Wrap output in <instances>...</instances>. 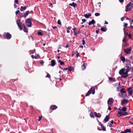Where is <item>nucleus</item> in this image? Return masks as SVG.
Listing matches in <instances>:
<instances>
[{
	"instance_id": "1",
	"label": "nucleus",
	"mask_w": 133,
	"mask_h": 133,
	"mask_svg": "<svg viewBox=\"0 0 133 133\" xmlns=\"http://www.w3.org/2000/svg\"><path fill=\"white\" fill-rule=\"evenodd\" d=\"M125 68H123L121 69L119 71V74L122 77L124 78H126L128 76V71L125 70Z\"/></svg>"
},
{
	"instance_id": "2",
	"label": "nucleus",
	"mask_w": 133,
	"mask_h": 133,
	"mask_svg": "<svg viewBox=\"0 0 133 133\" xmlns=\"http://www.w3.org/2000/svg\"><path fill=\"white\" fill-rule=\"evenodd\" d=\"M133 3H130L128 5L126 6L125 11L126 12L130 10L132 8Z\"/></svg>"
},
{
	"instance_id": "3",
	"label": "nucleus",
	"mask_w": 133,
	"mask_h": 133,
	"mask_svg": "<svg viewBox=\"0 0 133 133\" xmlns=\"http://www.w3.org/2000/svg\"><path fill=\"white\" fill-rule=\"evenodd\" d=\"M25 23L27 27H31L32 23L30 18H28L26 20Z\"/></svg>"
},
{
	"instance_id": "4",
	"label": "nucleus",
	"mask_w": 133,
	"mask_h": 133,
	"mask_svg": "<svg viewBox=\"0 0 133 133\" xmlns=\"http://www.w3.org/2000/svg\"><path fill=\"white\" fill-rule=\"evenodd\" d=\"M95 89L94 88L92 87L90 90L88 91L86 95V96H87L89 95L91 93V92L92 91V94H94L95 93Z\"/></svg>"
},
{
	"instance_id": "5",
	"label": "nucleus",
	"mask_w": 133,
	"mask_h": 133,
	"mask_svg": "<svg viewBox=\"0 0 133 133\" xmlns=\"http://www.w3.org/2000/svg\"><path fill=\"white\" fill-rule=\"evenodd\" d=\"M17 24L21 30H22L23 29V28L21 25V22L20 19H18L16 21Z\"/></svg>"
},
{
	"instance_id": "6",
	"label": "nucleus",
	"mask_w": 133,
	"mask_h": 133,
	"mask_svg": "<svg viewBox=\"0 0 133 133\" xmlns=\"http://www.w3.org/2000/svg\"><path fill=\"white\" fill-rule=\"evenodd\" d=\"M128 114V113L127 112H118V114L117 115L118 116H123L127 115Z\"/></svg>"
},
{
	"instance_id": "7",
	"label": "nucleus",
	"mask_w": 133,
	"mask_h": 133,
	"mask_svg": "<svg viewBox=\"0 0 133 133\" xmlns=\"http://www.w3.org/2000/svg\"><path fill=\"white\" fill-rule=\"evenodd\" d=\"M114 87L115 88H116V91H119L121 87L119 86V83H117L114 84Z\"/></svg>"
},
{
	"instance_id": "8",
	"label": "nucleus",
	"mask_w": 133,
	"mask_h": 133,
	"mask_svg": "<svg viewBox=\"0 0 133 133\" xmlns=\"http://www.w3.org/2000/svg\"><path fill=\"white\" fill-rule=\"evenodd\" d=\"M114 99L111 98H109L108 100L107 103L109 105H111L113 103L114 101Z\"/></svg>"
},
{
	"instance_id": "9",
	"label": "nucleus",
	"mask_w": 133,
	"mask_h": 133,
	"mask_svg": "<svg viewBox=\"0 0 133 133\" xmlns=\"http://www.w3.org/2000/svg\"><path fill=\"white\" fill-rule=\"evenodd\" d=\"M124 68L125 69V70L128 71V72H129L131 69V65L130 64H127L126 66Z\"/></svg>"
},
{
	"instance_id": "10",
	"label": "nucleus",
	"mask_w": 133,
	"mask_h": 133,
	"mask_svg": "<svg viewBox=\"0 0 133 133\" xmlns=\"http://www.w3.org/2000/svg\"><path fill=\"white\" fill-rule=\"evenodd\" d=\"M128 103V100L125 99H123L121 102L122 104H126Z\"/></svg>"
},
{
	"instance_id": "11",
	"label": "nucleus",
	"mask_w": 133,
	"mask_h": 133,
	"mask_svg": "<svg viewBox=\"0 0 133 133\" xmlns=\"http://www.w3.org/2000/svg\"><path fill=\"white\" fill-rule=\"evenodd\" d=\"M124 51L125 53L128 54L130 52L131 49L129 48H127L126 49H124Z\"/></svg>"
},
{
	"instance_id": "12",
	"label": "nucleus",
	"mask_w": 133,
	"mask_h": 133,
	"mask_svg": "<svg viewBox=\"0 0 133 133\" xmlns=\"http://www.w3.org/2000/svg\"><path fill=\"white\" fill-rule=\"evenodd\" d=\"M94 115L95 117H97L100 118L101 116V115L100 113H97L96 112H94Z\"/></svg>"
},
{
	"instance_id": "13",
	"label": "nucleus",
	"mask_w": 133,
	"mask_h": 133,
	"mask_svg": "<svg viewBox=\"0 0 133 133\" xmlns=\"http://www.w3.org/2000/svg\"><path fill=\"white\" fill-rule=\"evenodd\" d=\"M5 36L6 38L8 39H10L11 37V35L9 33H6Z\"/></svg>"
},
{
	"instance_id": "14",
	"label": "nucleus",
	"mask_w": 133,
	"mask_h": 133,
	"mask_svg": "<svg viewBox=\"0 0 133 133\" xmlns=\"http://www.w3.org/2000/svg\"><path fill=\"white\" fill-rule=\"evenodd\" d=\"M51 65L52 66H54L56 64V62L55 60L52 59L51 61Z\"/></svg>"
},
{
	"instance_id": "15",
	"label": "nucleus",
	"mask_w": 133,
	"mask_h": 133,
	"mask_svg": "<svg viewBox=\"0 0 133 133\" xmlns=\"http://www.w3.org/2000/svg\"><path fill=\"white\" fill-rule=\"evenodd\" d=\"M57 107L55 105H52L50 107V108L51 109H52V110H54L57 108Z\"/></svg>"
},
{
	"instance_id": "16",
	"label": "nucleus",
	"mask_w": 133,
	"mask_h": 133,
	"mask_svg": "<svg viewBox=\"0 0 133 133\" xmlns=\"http://www.w3.org/2000/svg\"><path fill=\"white\" fill-rule=\"evenodd\" d=\"M95 23V20L94 19H92L91 21L89 22L88 24L89 25H91L92 24L94 25Z\"/></svg>"
},
{
	"instance_id": "17",
	"label": "nucleus",
	"mask_w": 133,
	"mask_h": 133,
	"mask_svg": "<svg viewBox=\"0 0 133 133\" xmlns=\"http://www.w3.org/2000/svg\"><path fill=\"white\" fill-rule=\"evenodd\" d=\"M109 115H107L104 119V121L106 122H107L109 119Z\"/></svg>"
},
{
	"instance_id": "18",
	"label": "nucleus",
	"mask_w": 133,
	"mask_h": 133,
	"mask_svg": "<svg viewBox=\"0 0 133 133\" xmlns=\"http://www.w3.org/2000/svg\"><path fill=\"white\" fill-rule=\"evenodd\" d=\"M113 123V120H112L110 122H110H109L108 124V126H109V127H112V124Z\"/></svg>"
},
{
	"instance_id": "19",
	"label": "nucleus",
	"mask_w": 133,
	"mask_h": 133,
	"mask_svg": "<svg viewBox=\"0 0 133 133\" xmlns=\"http://www.w3.org/2000/svg\"><path fill=\"white\" fill-rule=\"evenodd\" d=\"M69 5L70 6H73L74 8H75L77 5L74 2H73L72 4H70Z\"/></svg>"
},
{
	"instance_id": "20",
	"label": "nucleus",
	"mask_w": 133,
	"mask_h": 133,
	"mask_svg": "<svg viewBox=\"0 0 133 133\" xmlns=\"http://www.w3.org/2000/svg\"><path fill=\"white\" fill-rule=\"evenodd\" d=\"M31 12H30L29 11H26V12L24 14V17H26L27 15H28L29 13H31Z\"/></svg>"
},
{
	"instance_id": "21",
	"label": "nucleus",
	"mask_w": 133,
	"mask_h": 133,
	"mask_svg": "<svg viewBox=\"0 0 133 133\" xmlns=\"http://www.w3.org/2000/svg\"><path fill=\"white\" fill-rule=\"evenodd\" d=\"M84 16L86 18H88L90 16H91V14H85L84 15Z\"/></svg>"
},
{
	"instance_id": "22",
	"label": "nucleus",
	"mask_w": 133,
	"mask_h": 133,
	"mask_svg": "<svg viewBox=\"0 0 133 133\" xmlns=\"http://www.w3.org/2000/svg\"><path fill=\"white\" fill-rule=\"evenodd\" d=\"M26 6H24V7H23L22 6H21V8L20 10L21 11H22L25 10L26 9Z\"/></svg>"
},
{
	"instance_id": "23",
	"label": "nucleus",
	"mask_w": 133,
	"mask_h": 133,
	"mask_svg": "<svg viewBox=\"0 0 133 133\" xmlns=\"http://www.w3.org/2000/svg\"><path fill=\"white\" fill-rule=\"evenodd\" d=\"M120 58L121 60L123 61V62L124 63L125 61V58L122 56H121L120 57Z\"/></svg>"
},
{
	"instance_id": "24",
	"label": "nucleus",
	"mask_w": 133,
	"mask_h": 133,
	"mask_svg": "<svg viewBox=\"0 0 133 133\" xmlns=\"http://www.w3.org/2000/svg\"><path fill=\"white\" fill-rule=\"evenodd\" d=\"M119 91L121 93L122 95H123V93H124L125 92V91L124 90V89H122L121 90L120 89Z\"/></svg>"
},
{
	"instance_id": "25",
	"label": "nucleus",
	"mask_w": 133,
	"mask_h": 133,
	"mask_svg": "<svg viewBox=\"0 0 133 133\" xmlns=\"http://www.w3.org/2000/svg\"><path fill=\"white\" fill-rule=\"evenodd\" d=\"M109 80L111 82H114L115 80V79L110 77H109Z\"/></svg>"
},
{
	"instance_id": "26",
	"label": "nucleus",
	"mask_w": 133,
	"mask_h": 133,
	"mask_svg": "<svg viewBox=\"0 0 133 133\" xmlns=\"http://www.w3.org/2000/svg\"><path fill=\"white\" fill-rule=\"evenodd\" d=\"M23 28V31L24 32H28L27 29L26 28V27L24 25V26Z\"/></svg>"
},
{
	"instance_id": "27",
	"label": "nucleus",
	"mask_w": 133,
	"mask_h": 133,
	"mask_svg": "<svg viewBox=\"0 0 133 133\" xmlns=\"http://www.w3.org/2000/svg\"><path fill=\"white\" fill-rule=\"evenodd\" d=\"M90 116L91 117L94 118V114L92 112H91L90 114Z\"/></svg>"
},
{
	"instance_id": "28",
	"label": "nucleus",
	"mask_w": 133,
	"mask_h": 133,
	"mask_svg": "<svg viewBox=\"0 0 133 133\" xmlns=\"http://www.w3.org/2000/svg\"><path fill=\"white\" fill-rule=\"evenodd\" d=\"M82 69L83 70H84L86 69V67L84 65V63L82 67Z\"/></svg>"
},
{
	"instance_id": "29",
	"label": "nucleus",
	"mask_w": 133,
	"mask_h": 133,
	"mask_svg": "<svg viewBox=\"0 0 133 133\" xmlns=\"http://www.w3.org/2000/svg\"><path fill=\"white\" fill-rule=\"evenodd\" d=\"M122 110L123 111H125L127 110V108L125 107H124L122 108Z\"/></svg>"
},
{
	"instance_id": "30",
	"label": "nucleus",
	"mask_w": 133,
	"mask_h": 133,
	"mask_svg": "<svg viewBox=\"0 0 133 133\" xmlns=\"http://www.w3.org/2000/svg\"><path fill=\"white\" fill-rule=\"evenodd\" d=\"M58 62L61 65H63L64 64V62L62 61H61L60 60H59Z\"/></svg>"
},
{
	"instance_id": "31",
	"label": "nucleus",
	"mask_w": 133,
	"mask_h": 133,
	"mask_svg": "<svg viewBox=\"0 0 133 133\" xmlns=\"http://www.w3.org/2000/svg\"><path fill=\"white\" fill-rule=\"evenodd\" d=\"M102 128V130L104 131H105L106 130L105 128L104 127V126L103 125L101 126Z\"/></svg>"
},
{
	"instance_id": "32",
	"label": "nucleus",
	"mask_w": 133,
	"mask_h": 133,
	"mask_svg": "<svg viewBox=\"0 0 133 133\" xmlns=\"http://www.w3.org/2000/svg\"><path fill=\"white\" fill-rule=\"evenodd\" d=\"M125 131L127 132H127H131V130L130 129H127L125 130Z\"/></svg>"
},
{
	"instance_id": "33",
	"label": "nucleus",
	"mask_w": 133,
	"mask_h": 133,
	"mask_svg": "<svg viewBox=\"0 0 133 133\" xmlns=\"http://www.w3.org/2000/svg\"><path fill=\"white\" fill-rule=\"evenodd\" d=\"M101 30L102 31L105 32L106 31V30L103 28H101Z\"/></svg>"
},
{
	"instance_id": "34",
	"label": "nucleus",
	"mask_w": 133,
	"mask_h": 133,
	"mask_svg": "<svg viewBox=\"0 0 133 133\" xmlns=\"http://www.w3.org/2000/svg\"><path fill=\"white\" fill-rule=\"evenodd\" d=\"M73 30H74V32L75 34V35H76L77 34V32H76V31H75V30L76 29V28H74L73 29Z\"/></svg>"
},
{
	"instance_id": "35",
	"label": "nucleus",
	"mask_w": 133,
	"mask_h": 133,
	"mask_svg": "<svg viewBox=\"0 0 133 133\" xmlns=\"http://www.w3.org/2000/svg\"><path fill=\"white\" fill-rule=\"evenodd\" d=\"M100 14L99 13H95V16H99Z\"/></svg>"
},
{
	"instance_id": "36",
	"label": "nucleus",
	"mask_w": 133,
	"mask_h": 133,
	"mask_svg": "<svg viewBox=\"0 0 133 133\" xmlns=\"http://www.w3.org/2000/svg\"><path fill=\"white\" fill-rule=\"evenodd\" d=\"M68 69L70 71H72L73 69L70 66L69 68H68Z\"/></svg>"
},
{
	"instance_id": "37",
	"label": "nucleus",
	"mask_w": 133,
	"mask_h": 133,
	"mask_svg": "<svg viewBox=\"0 0 133 133\" xmlns=\"http://www.w3.org/2000/svg\"><path fill=\"white\" fill-rule=\"evenodd\" d=\"M38 34L39 35H40V36H42L43 35L42 33L40 32H38Z\"/></svg>"
},
{
	"instance_id": "38",
	"label": "nucleus",
	"mask_w": 133,
	"mask_h": 133,
	"mask_svg": "<svg viewBox=\"0 0 133 133\" xmlns=\"http://www.w3.org/2000/svg\"><path fill=\"white\" fill-rule=\"evenodd\" d=\"M82 22L81 23V24H83L84 22H85L86 21L85 19H82Z\"/></svg>"
},
{
	"instance_id": "39",
	"label": "nucleus",
	"mask_w": 133,
	"mask_h": 133,
	"mask_svg": "<svg viewBox=\"0 0 133 133\" xmlns=\"http://www.w3.org/2000/svg\"><path fill=\"white\" fill-rule=\"evenodd\" d=\"M128 25V24L127 23H125L124 24V25H123V26L124 27V28H126L127 26Z\"/></svg>"
},
{
	"instance_id": "40",
	"label": "nucleus",
	"mask_w": 133,
	"mask_h": 133,
	"mask_svg": "<svg viewBox=\"0 0 133 133\" xmlns=\"http://www.w3.org/2000/svg\"><path fill=\"white\" fill-rule=\"evenodd\" d=\"M57 23H58V24H59L61 25V21L59 19L58 20V22H57Z\"/></svg>"
},
{
	"instance_id": "41",
	"label": "nucleus",
	"mask_w": 133,
	"mask_h": 133,
	"mask_svg": "<svg viewBox=\"0 0 133 133\" xmlns=\"http://www.w3.org/2000/svg\"><path fill=\"white\" fill-rule=\"evenodd\" d=\"M129 94L130 95H131V96L132 95V91H129Z\"/></svg>"
},
{
	"instance_id": "42",
	"label": "nucleus",
	"mask_w": 133,
	"mask_h": 133,
	"mask_svg": "<svg viewBox=\"0 0 133 133\" xmlns=\"http://www.w3.org/2000/svg\"><path fill=\"white\" fill-rule=\"evenodd\" d=\"M46 77L48 78H50V75L48 73L46 76Z\"/></svg>"
},
{
	"instance_id": "43",
	"label": "nucleus",
	"mask_w": 133,
	"mask_h": 133,
	"mask_svg": "<svg viewBox=\"0 0 133 133\" xmlns=\"http://www.w3.org/2000/svg\"><path fill=\"white\" fill-rule=\"evenodd\" d=\"M19 11L18 10H17L16 12H15V14H16V15L18 14V13H19Z\"/></svg>"
},
{
	"instance_id": "44",
	"label": "nucleus",
	"mask_w": 133,
	"mask_h": 133,
	"mask_svg": "<svg viewBox=\"0 0 133 133\" xmlns=\"http://www.w3.org/2000/svg\"><path fill=\"white\" fill-rule=\"evenodd\" d=\"M41 119H42L41 117L39 116V118H38V120L39 121H40L41 120Z\"/></svg>"
},
{
	"instance_id": "45",
	"label": "nucleus",
	"mask_w": 133,
	"mask_h": 133,
	"mask_svg": "<svg viewBox=\"0 0 133 133\" xmlns=\"http://www.w3.org/2000/svg\"><path fill=\"white\" fill-rule=\"evenodd\" d=\"M82 42L83 44L84 45L85 44V41L84 40H82Z\"/></svg>"
},
{
	"instance_id": "46",
	"label": "nucleus",
	"mask_w": 133,
	"mask_h": 133,
	"mask_svg": "<svg viewBox=\"0 0 133 133\" xmlns=\"http://www.w3.org/2000/svg\"><path fill=\"white\" fill-rule=\"evenodd\" d=\"M40 63L42 64H43L44 63V62L43 61H41Z\"/></svg>"
},
{
	"instance_id": "47",
	"label": "nucleus",
	"mask_w": 133,
	"mask_h": 133,
	"mask_svg": "<svg viewBox=\"0 0 133 133\" xmlns=\"http://www.w3.org/2000/svg\"><path fill=\"white\" fill-rule=\"evenodd\" d=\"M126 41V40L125 38H124L123 40V42H125Z\"/></svg>"
},
{
	"instance_id": "48",
	"label": "nucleus",
	"mask_w": 133,
	"mask_h": 133,
	"mask_svg": "<svg viewBox=\"0 0 133 133\" xmlns=\"http://www.w3.org/2000/svg\"><path fill=\"white\" fill-rule=\"evenodd\" d=\"M32 57L33 59L34 58H37V57H36V56H35V57H34V56H33V55H32V56H31Z\"/></svg>"
},
{
	"instance_id": "49",
	"label": "nucleus",
	"mask_w": 133,
	"mask_h": 133,
	"mask_svg": "<svg viewBox=\"0 0 133 133\" xmlns=\"http://www.w3.org/2000/svg\"><path fill=\"white\" fill-rule=\"evenodd\" d=\"M77 34H79L81 33V31L79 30L77 31Z\"/></svg>"
},
{
	"instance_id": "50",
	"label": "nucleus",
	"mask_w": 133,
	"mask_h": 133,
	"mask_svg": "<svg viewBox=\"0 0 133 133\" xmlns=\"http://www.w3.org/2000/svg\"><path fill=\"white\" fill-rule=\"evenodd\" d=\"M14 2L16 3H18V0H15Z\"/></svg>"
},
{
	"instance_id": "51",
	"label": "nucleus",
	"mask_w": 133,
	"mask_h": 133,
	"mask_svg": "<svg viewBox=\"0 0 133 133\" xmlns=\"http://www.w3.org/2000/svg\"><path fill=\"white\" fill-rule=\"evenodd\" d=\"M71 27L70 26L68 27L67 28V30H70L71 29Z\"/></svg>"
},
{
	"instance_id": "52",
	"label": "nucleus",
	"mask_w": 133,
	"mask_h": 133,
	"mask_svg": "<svg viewBox=\"0 0 133 133\" xmlns=\"http://www.w3.org/2000/svg\"><path fill=\"white\" fill-rule=\"evenodd\" d=\"M128 36L130 38H131V35L130 34H129L128 35Z\"/></svg>"
},
{
	"instance_id": "53",
	"label": "nucleus",
	"mask_w": 133,
	"mask_h": 133,
	"mask_svg": "<svg viewBox=\"0 0 133 133\" xmlns=\"http://www.w3.org/2000/svg\"><path fill=\"white\" fill-rule=\"evenodd\" d=\"M119 1L120 3H122L123 2L124 0H119Z\"/></svg>"
},
{
	"instance_id": "54",
	"label": "nucleus",
	"mask_w": 133,
	"mask_h": 133,
	"mask_svg": "<svg viewBox=\"0 0 133 133\" xmlns=\"http://www.w3.org/2000/svg\"><path fill=\"white\" fill-rule=\"evenodd\" d=\"M53 28L54 29H56L57 28V27L56 26H53Z\"/></svg>"
},
{
	"instance_id": "55",
	"label": "nucleus",
	"mask_w": 133,
	"mask_h": 133,
	"mask_svg": "<svg viewBox=\"0 0 133 133\" xmlns=\"http://www.w3.org/2000/svg\"><path fill=\"white\" fill-rule=\"evenodd\" d=\"M99 125H100L101 126L102 125V124L101 122H99Z\"/></svg>"
},
{
	"instance_id": "56",
	"label": "nucleus",
	"mask_w": 133,
	"mask_h": 133,
	"mask_svg": "<svg viewBox=\"0 0 133 133\" xmlns=\"http://www.w3.org/2000/svg\"><path fill=\"white\" fill-rule=\"evenodd\" d=\"M108 109L109 110H110L111 109V108L110 106H109L108 108Z\"/></svg>"
},
{
	"instance_id": "57",
	"label": "nucleus",
	"mask_w": 133,
	"mask_h": 133,
	"mask_svg": "<svg viewBox=\"0 0 133 133\" xmlns=\"http://www.w3.org/2000/svg\"><path fill=\"white\" fill-rule=\"evenodd\" d=\"M77 54H76V56L77 57L79 55V54L78 53V52L77 51L76 52Z\"/></svg>"
},
{
	"instance_id": "58",
	"label": "nucleus",
	"mask_w": 133,
	"mask_h": 133,
	"mask_svg": "<svg viewBox=\"0 0 133 133\" xmlns=\"http://www.w3.org/2000/svg\"><path fill=\"white\" fill-rule=\"evenodd\" d=\"M68 69V68H65L64 69V70H67Z\"/></svg>"
},
{
	"instance_id": "59",
	"label": "nucleus",
	"mask_w": 133,
	"mask_h": 133,
	"mask_svg": "<svg viewBox=\"0 0 133 133\" xmlns=\"http://www.w3.org/2000/svg\"><path fill=\"white\" fill-rule=\"evenodd\" d=\"M124 18L123 17H122L121 18V20L122 21H123L124 19Z\"/></svg>"
},
{
	"instance_id": "60",
	"label": "nucleus",
	"mask_w": 133,
	"mask_h": 133,
	"mask_svg": "<svg viewBox=\"0 0 133 133\" xmlns=\"http://www.w3.org/2000/svg\"><path fill=\"white\" fill-rule=\"evenodd\" d=\"M121 133H127V132L125 131H122L121 132Z\"/></svg>"
},
{
	"instance_id": "61",
	"label": "nucleus",
	"mask_w": 133,
	"mask_h": 133,
	"mask_svg": "<svg viewBox=\"0 0 133 133\" xmlns=\"http://www.w3.org/2000/svg\"><path fill=\"white\" fill-rule=\"evenodd\" d=\"M66 32H67V33H69V32H70V31H69V30H67Z\"/></svg>"
},
{
	"instance_id": "62",
	"label": "nucleus",
	"mask_w": 133,
	"mask_h": 133,
	"mask_svg": "<svg viewBox=\"0 0 133 133\" xmlns=\"http://www.w3.org/2000/svg\"><path fill=\"white\" fill-rule=\"evenodd\" d=\"M69 45L68 44L66 46H65V47L66 48H68L69 47Z\"/></svg>"
},
{
	"instance_id": "63",
	"label": "nucleus",
	"mask_w": 133,
	"mask_h": 133,
	"mask_svg": "<svg viewBox=\"0 0 133 133\" xmlns=\"http://www.w3.org/2000/svg\"><path fill=\"white\" fill-rule=\"evenodd\" d=\"M105 24H108V23L106 21H105Z\"/></svg>"
},
{
	"instance_id": "64",
	"label": "nucleus",
	"mask_w": 133,
	"mask_h": 133,
	"mask_svg": "<svg viewBox=\"0 0 133 133\" xmlns=\"http://www.w3.org/2000/svg\"><path fill=\"white\" fill-rule=\"evenodd\" d=\"M96 32L97 34H98V33L99 31L98 30H97L96 31Z\"/></svg>"
}]
</instances>
